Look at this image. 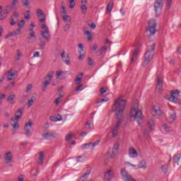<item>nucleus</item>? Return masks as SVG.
Instances as JSON below:
<instances>
[{
    "mask_svg": "<svg viewBox=\"0 0 181 181\" xmlns=\"http://www.w3.org/2000/svg\"><path fill=\"white\" fill-rule=\"evenodd\" d=\"M62 98H63V95H60V97L55 99L54 103L56 104V105H59V104L60 103V100H62Z\"/></svg>",
    "mask_w": 181,
    "mask_h": 181,
    "instance_id": "obj_46",
    "label": "nucleus"
},
{
    "mask_svg": "<svg viewBox=\"0 0 181 181\" xmlns=\"http://www.w3.org/2000/svg\"><path fill=\"white\" fill-rule=\"evenodd\" d=\"M53 74H54V71H49L47 76L45 78V81L52 82V78H53Z\"/></svg>",
    "mask_w": 181,
    "mask_h": 181,
    "instance_id": "obj_26",
    "label": "nucleus"
},
{
    "mask_svg": "<svg viewBox=\"0 0 181 181\" xmlns=\"http://www.w3.org/2000/svg\"><path fill=\"white\" fill-rule=\"evenodd\" d=\"M16 53H17V58L16 60L17 62H19V60H21V57H22V52H21L20 49H17Z\"/></svg>",
    "mask_w": 181,
    "mask_h": 181,
    "instance_id": "obj_38",
    "label": "nucleus"
},
{
    "mask_svg": "<svg viewBox=\"0 0 181 181\" xmlns=\"http://www.w3.org/2000/svg\"><path fill=\"white\" fill-rule=\"evenodd\" d=\"M78 47H79V49H80V50L78 51V53H79L80 54H81L82 52L84 51V45H83V44H79V45H78Z\"/></svg>",
    "mask_w": 181,
    "mask_h": 181,
    "instance_id": "obj_49",
    "label": "nucleus"
},
{
    "mask_svg": "<svg viewBox=\"0 0 181 181\" xmlns=\"http://www.w3.org/2000/svg\"><path fill=\"white\" fill-rule=\"evenodd\" d=\"M40 52H35L33 53V57H40Z\"/></svg>",
    "mask_w": 181,
    "mask_h": 181,
    "instance_id": "obj_63",
    "label": "nucleus"
},
{
    "mask_svg": "<svg viewBox=\"0 0 181 181\" xmlns=\"http://www.w3.org/2000/svg\"><path fill=\"white\" fill-rule=\"evenodd\" d=\"M163 7V0H156L154 3V9H155L156 17L160 16V13H162Z\"/></svg>",
    "mask_w": 181,
    "mask_h": 181,
    "instance_id": "obj_6",
    "label": "nucleus"
},
{
    "mask_svg": "<svg viewBox=\"0 0 181 181\" xmlns=\"http://www.w3.org/2000/svg\"><path fill=\"white\" fill-rule=\"evenodd\" d=\"M49 120L52 122H57L59 121L57 117H54V116L50 117Z\"/></svg>",
    "mask_w": 181,
    "mask_h": 181,
    "instance_id": "obj_52",
    "label": "nucleus"
},
{
    "mask_svg": "<svg viewBox=\"0 0 181 181\" xmlns=\"http://www.w3.org/2000/svg\"><path fill=\"white\" fill-rule=\"evenodd\" d=\"M41 29L43 30L40 31V35L41 37L39 38L38 46L40 47V50H45L47 42H50L52 37L50 35L49 28H47L45 24H42Z\"/></svg>",
    "mask_w": 181,
    "mask_h": 181,
    "instance_id": "obj_2",
    "label": "nucleus"
},
{
    "mask_svg": "<svg viewBox=\"0 0 181 181\" xmlns=\"http://www.w3.org/2000/svg\"><path fill=\"white\" fill-rule=\"evenodd\" d=\"M24 18L27 21H29V19H30V11H27L26 13H24Z\"/></svg>",
    "mask_w": 181,
    "mask_h": 181,
    "instance_id": "obj_41",
    "label": "nucleus"
},
{
    "mask_svg": "<svg viewBox=\"0 0 181 181\" xmlns=\"http://www.w3.org/2000/svg\"><path fill=\"white\" fill-rule=\"evenodd\" d=\"M163 128L165 132H169L170 131V127H169L168 124H164Z\"/></svg>",
    "mask_w": 181,
    "mask_h": 181,
    "instance_id": "obj_51",
    "label": "nucleus"
},
{
    "mask_svg": "<svg viewBox=\"0 0 181 181\" xmlns=\"http://www.w3.org/2000/svg\"><path fill=\"white\" fill-rule=\"evenodd\" d=\"M100 95H103V94H105V93H107V90L104 87H102L100 89Z\"/></svg>",
    "mask_w": 181,
    "mask_h": 181,
    "instance_id": "obj_58",
    "label": "nucleus"
},
{
    "mask_svg": "<svg viewBox=\"0 0 181 181\" xmlns=\"http://www.w3.org/2000/svg\"><path fill=\"white\" fill-rule=\"evenodd\" d=\"M40 156L38 158V165H43L45 161V152L40 151L39 153Z\"/></svg>",
    "mask_w": 181,
    "mask_h": 181,
    "instance_id": "obj_19",
    "label": "nucleus"
},
{
    "mask_svg": "<svg viewBox=\"0 0 181 181\" xmlns=\"http://www.w3.org/2000/svg\"><path fill=\"white\" fill-rule=\"evenodd\" d=\"M161 170L163 173H168V167H166L165 165H162Z\"/></svg>",
    "mask_w": 181,
    "mask_h": 181,
    "instance_id": "obj_54",
    "label": "nucleus"
},
{
    "mask_svg": "<svg viewBox=\"0 0 181 181\" xmlns=\"http://www.w3.org/2000/svg\"><path fill=\"white\" fill-rule=\"evenodd\" d=\"M84 35H86L87 36V39H88V42H90V40H93V35H91V32H90L88 30H85Z\"/></svg>",
    "mask_w": 181,
    "mask_h": 181,
    "instance_id": "obj_29",
    "label": "nucleus"
},
{
    "mask_svg": "<svg viewBox=\"0 0 181 181\" xmlns=\"http://www.w3.org/2000/svg\"><path fill=\"white\" fill-rule=\"evenodd\" d=\"M37 15L38 18H40V22L41 23H43V22H45V21H46V16L45 15V13L43 12H42V10L38 9L37 10Z\"/></svg>",
    "mask_w": 181,
    "mask_h": 181,
    "instance_id": "obj_17",
    "label": "nucleus"
},
{
    "mask_svg": "<svg viewBox=\"0 0 181 181\" xmlns=\"http://www.w3.org/2000/svg\"><path fill=\"white\" fill-rule=\"evenodd\" d=\"M87 3L88 1L87 0H81V12L83 15H86V13H87Z\"/></svg>",
    "mask_w": 181,
    "mask_h": 181,
    "instance_id": "obj_16",
    "label": "nucleus"
},
{
    "mask_svg": "<svg viewBox=\"0 0 181 181\" xmlns=\"http://www.w3.org/2000/svg\"><path fill=\"white\" fill-rule=\"evenodd\" d=\"M112 177H114V170L110 169L107 170L106 172L104 173V179L105 180H112Z\"/></svg>",
    "mask_w": 181,
    "mask_h": 181,
    "instance_id": "obj_14",
    "label": "nucleus"
},
{
    "mask_svg": "<svg viewBox=\"0 0 181 181\" xmlns=\"http://www.w3.org/2000/svg\"><path fill=\"white\" fill-rule=\"evenodd\" d=\"M32 87H33V85L28 84L27 86V89L25 90V93H29V91H30V90H32Z\"/></svg>",
    "mask_w": 181,
    "mask_h": 181,
    "instance_id": "obj_56",
    "label": "nucleus"
},
{
    "mask_svg": "<svg viewBox=\"0 0 181 181\" xmlns=\"http://www.w3.org/2000/svg\"><path fill=\"white\" fill-rule=\"evenodd\" d=\"M147 125H148V128H150L151 131H153L152 127H153V125H155V122L152 119L148 120Z\"/></svg>",
    "mask_w": 181,
    "mask_h": 181,
    "instance_id": "obj_34",
    "label": "nucleus"
},
{
    "mask_svg": "<svg viewBox=\"0 0 181 181\" xmlns=\"http://www.w3.org/2000/svg\"><path fill=\"white\" fill-rule=\"evenodd\" d=\"M30 129H32V120H28V122L25 123L24 126L25 135L27 136H32V133H30Z\"/></svg>",
    "mask_w": 181,
    "mask_h": 181,
    "instance_id": "obj_10",
    "label": "nucleus"
},
{
    "mask_svg": "<svg viewBox=\"0 0 181 181\" xmlns=\"http://www.w3.org/2000/svg\"><path fill=\"white\" fill-rule=\"evenodd\" d=\"M15 97H16L15 94L10 95L7 98L8 103H9V104H13V100H15Z\"/></svg>",
    "mask_w": 181,
    "mask_h": 181,
    "instance_id": "obj_31",
    "label": "nucleus"
},
{
    "mask_svg": "<svg viewBox=\"0 0 181 181\" xmlns=\"http://www.w3.org/2000/svg\"><path fill=\"white\" fill-rule=\"evenodd\" d=\"M179 93H180L179 90H174L170 94V97L168 99L169 101L175 103V104H180L181 101L177 98V96H176Z\"/></svg>",
    "mask_w": 181,
    "mask_h": 181,
    "instance_id": "obj_7",
    "label": "nucleus"
},
{
    "mask_svg": "<svg viewBox=\"0 0 181 181\" xmlns=\"http://www.w3.org/2000/svg\"><path fill=\"white\" fill-rule=\"evenodd\" d=\"M88 66H94V62H93V59H91L90 57H89L88 59Z\"/></svg>",
    "mask_w": 181,
    "mask_h": 181,
    "instance_id": "obj_55",
    "label": "nucleus"
},
{
    "mask_svg": "<svg viewBox=\"0 0 181 181\" xmlns=\"http://www.w3.org/2000/svg\"><path fill=\"white\" fill-rule=\"evenodd\" d=\"M76 162H84V160L83 159V156H78L76 158Z\"/></svg>",
    "mask_w": 181,
    "mask_h": 181,
    "instance_id": "obj_60",
    "label": "nucleus"
},
{
    "mask_svg": "<svg viewBox=\"0 0 181 181\" xmlns=\"http://www.w3.org/2000/svg\"><path fill=\"white\" fill-rule=\"evenodd\" d=\"M156 90V91H162V90H163V81L162 80V75H158L157 76Z\"/></svg>",
    "mask_w": 181,
    "mask_h": 181,
    "instance_id": "obj_12",
    "label": "nucleus"
},
{
    "mask_svg": "<svg viewBox=\"0 0 181 181\" xmlns=\"http://www.w3.org/2000/svg\"><path fill=\"white\" fill-rule=\"evenodd\" d=\"M22 2L23 6H25V8H29L30 2L29 0H21Z\"/></svg>",
    "mask_w": 181,
    "mask_h": 181,
    "instance_id": "obj_36",
    "label": "nucleus"
},
{
    "mask_svg": "<svg viewBox=\"0 0 181 181\" xmlns=\"http://www.w3.org/2000/svg\"><path fill=\"white\" fill-rule=\"evenodd\" d=\"M18 0H13L11 5L10 6L11 9H15L16 8V4H18Z\"/></svg>",
    "mask_w": 181,
    "mask_h": 181,
    "instance_id": "obj_43",
    "label": "nucleus"
},
{
    "mask_svg": "<svg viewBox=\"0 0 181 181\" xmlns=\"http://www.w3.org/2000/svg\"><path fill=\"white\" fill-rule=\"evenodd\" d=\"M18 181H25V178H23V175H21L18 177Z\"/></svg>",
    "mask_w": 181,
    "mask_h": 181,
    "instance_id": "obj_64",
    "label": "nucleus"
},
{
    "mask_svg": "<svg viewBox=\"0 0 181 181\" xmlns=\"http://www.w3.org/2000/svg\"><path fill=\"white\" fill-rule=\"evenodd\" d=\"M66 141H70V139H73V134H66L65 136Z\"/></svg>",
    "mask_w": 181,
    "mask_h": 181,
    "instance_id": "obj_47",
    "label": "nucleus"
},
{
    "mask_svg": "<svg viewBox=\"0 0 181 181\" xmlns=\"http://www.w3.org/2000/svg\"><path fill=\"white\" fill-rule=\"evenodd\" d=\"M36 37V35H35L34 31H31L28 36H27V40H32V39H35Z\"/></svg>",
    "mask_w": 181,
    "mask_h": 181,
    "instance_id": "obj_33",
    "label": "nucleus"
},
{
    "mask_svg": "<svg viewBox=\"0 0 181 181\" xmlns=\"http://www.w3.org/2000/svg\"><path fill=\"white\" fill-rule=\"evenodd\" d=\"M107 46L102 47L101 49L97 51L96 54H98V56H101V54H103L104 52L107 50Z\"/></svg>",
    "mask_w": 181,
    "mask_h": 181,
    "instance_id": "obj_30",
    "label": "nucleus"
},
{
    "mask_svg": "<svg viewBox=\"0 0 181 181\" xmlns=\"http://www.w3.org/2000/svg\"><path fill=\"white\" fill-rule=\"evenodd\" d=\"M35 101H36V98L35 96H31L30 99L28 100V103H27L28 107H32Z\"/></svg>",
    "mask_w": 181,
    "mask_h": 181,
    "instance_id": "obj_28",
    "label": "nucleus"
},
{
    "mask_svg": "<svg viewBox=\"0 0 181 181\" xmlns=\"http://www.w3.org/2000/svg\"><path fill=\"white\" fill-rule=\"evenodd\" d=\"M180 158H181L180 154L175 155L174 159H173V161L175 162V163H177V165H179V162H180Z\"/></svg>",
    "mask_w": 181,
    "mask_h": 181,
    "instance_id": "obj_32",
    "label": "nucleus"
},
{
    "mask_svg": "<svg viewBox=\"0 0 181 181\" xmlns=\"http://www.w3.org/2000/svg\"><path fill=\"white\" fill-rule=\"evenodd\" d=\"M81 80H83V78L77 76L75 80L76 84H80V81H81Z\"/></svg>",
    "mask_w": 181,
    "mask_h": 181,
    "instance_id": "obj_57",
    "label": "nucleus"
},
{
    "mask_svg": "<svg viewBox=\"0 0 181 181\" xmlns=\"http://www.w3.org/2000/svg\"><path fill=\"white\" fill-rule=\"evenodd\" d=\"M108 101V98H99L97 100V104H100L101 103H107Z\"/></svg>",
    "mask_w": 181,
    "mask_h": 181,
    "instance_id": "obj_39",
    "label": "nucleus"
},
{
    "mask_svg": "<svg viewBox=\"0 0 181 181\" xmlns=\"http://www.w3.org/2000/svg\"><path fill=\"white\" fill-rule=\"evenodd\" d=\"M130 118L136 121L139 125L142 124V111L136 110V108L132 107L130 112Z\"/></svg>",
    "mask_w": 181,
    "mask_h": 181,
    "instance_id": "obj_4",
    "label": "nucleus"
},
{
    "mask_svg": "<svg viewBox=\"0 0 181 181\" xmlns=\"http://www.w3.org/2000/svg\"><path fill=\"white\" fill-rule=\"evenodd\" d=\"M173 0H167V8L170 9Z\"/></svg>",
    "mask_w": 181,
    "mask_h": 181,
    "instance_id": "obj_48",
    "label": "nucleus"
},
{
    "mask_svg": "<svg viewBox=\"0 0 181 181\" xmlns=\"http://www.w3.org/2000/svg\"><path fill=\"white\" fill-rule=\"evenodd\" d=\"M155 47H156V44L153 43L151 45L150 49L144 54V62L142 64L143 67H145V66L150 63L152 59H153V56H155Z\"/></svg>",
    "mask_w": 181,
    "mask_h": 181,
    "instance_id": "obj_3",
    "label": "nucleus"
},
{
    "mask_svg": "<svg viewBox=\"0 0 181 181\" xmlns=\"http://www.w3.org/2000/svg\"><path fill=\"white\" fill-rule=\"evenodd\" d=\"M113 6H114V3L110 2L107 4V8H106L107 12H111V11H112Z\"/></svg>",
    "mask_w": 181,
    "mask_h": 181,
    "instance_id": "obj_35",
    "label": "nucleus"
},
{
    "mask_svg": "<svg viewBox=\"0 0 181 181\" xmlns=\"http://www.w3.org/2000/svg\"><path fill=\"white\" fill-rule=\"evenodd\" d=\"M62 74H64V72L63 71H56V77L57 79H61L60 78V76H62Z\"/></svg>",
    "mask_w": 181,
    "mask_h": 181,
    "instance_id": "obj_42",
    "label": "nucleus"
},
{
    "mask_svg": "<svg viewBox=\"0 0 181 181\" xmlns=\"http://www.w3.org/2000/svg\"><path fill=\"white\" fill-rule=\"evenodd\" d=\"M127 105V100H122L121 98H118L112 106V110L113 112H116V123L112 129V134L115 138L118 135L119 131V127L122 122V117H124V110Z\"/></svg>",
    "mask_w": 181,
    "mask_h": 181,
    "instance_id": "obj_1",
    "label": "nucleus"
},
{
    "mask_svg": "<svg viewBox=\"0 0 181 181\" xmlns=\"http://www.w3.org/2000/svg\"><path fill=\"white\" fill-rule=\"evenodd\" d=\"M157 26L158 24L156 23V21H155V19L152 18L148 21V28H147V32H149L150 36H153V35L156 33Z\"/></svg>",
    "mask_w": 181,
    "mask_h": 181,
    "instance_id": "obj_5",
    "label": "nucleus"
},
{
    "mask_svg": "<svg viewBox=\"0 0 181 181\" xmlns=\"http://www.w3.org/2000/svg\"><path fill=\"white\" fill-rule=\"evenodd\" d=\"M19 21V13L18 12H14L13 16L11 18L10 25L11 26H15L16 25V23Z\"/></svg>",
    "mask_w": 181,
    "mask_h": 181,
    "instance_id": "obj_15",
    "label": "nucleus"
},
{
    "mask_svg": "<svg viewBox=\"0 0 181 181\" xmlns=\"http://www.w3.org/2000/svg\"><path fill=\"white\" fill-rule=\"evenodd\" d=\"M42 136L47 141H49L50 138H52L53 139H59V133H57V132L45 133L42 134Z\"/></svg>",
    "mask_w": 181,
    "mask_h": 181,
    "instance_id": "obj_9",
    "label": "nucleus"
},
{
    "mask_svg": "<svg viewBox=\"0 0 181 181\" xmlns=\"http://www.w3.org/2000/svg\"><path fill=\"white\" fill-rule=\"evenodd\" d=\"M83 89H84V88H83V84H81V85H79L78 86H77V87L76 88L75 91H77V92H78V91H83Z\"/></svg>",
    "mask_w": 181,
    "mask_h": 181,
    "instance_id": "obj_50",
    "label": "nucleus"
},
{
    "mask_svg": "<svg viewBox=\"0 0 181 181\" xmlns=\"http://www.w3.org/2000/svg\"><path fill=\"white\" fill-rule=\"evenodd\" d=\"M120 175L124 181L134 180V177L129 175V173L125 170V168H122L120 170Z\"/></svg>",
    "mask_w": 181,
    "mask_h": 181,
    "instance_id": "obj_8",
    "label": "nucleus"
},
{
    "mask_svg": "<svg viewBox=\"0 0 181 181\" xmlns=\"http://www.w3.org/2000/svg\"><path fill=\"white\" fill-rule=\"evenodd\" d=\"M61 57L62 58V59H69V54H66V51H64V52H62V54H61Z\"/></svg>",
    "mask_w": 181,
    "mask_h": 181,
    "instance_id": "obj_45",
    "label": "nucleus"
},
{
    "mask_svg": "<svg viewBox=\"0 0 181 181\" xmlns=\"http://www.w3.org/2000/svg\"><path fill=\"white\" fill-rule=\"evenodd\" d=\"M76 6V2H74V0H69V8L70 9H73Z\"/></svg>",
    "mask_w": 181,
    "mask_h": 181,
    "instance_id": "obj_44",
    "label": "nucleus"
},
{
    "mask_svg": "<svg viewBox=\"0 0 181 181\" xmlns=\"http://www.w3.org/2000/svg\"><path fill=\"white\" fill-rule=\"evenodd\" d=\"M8 15V10L5 9L0 13V21H4Z\"/></svg>",
    "mask_w": 181,
    "mask_h": 181,
    "instance_id": "obj_24",
    "label": "nucleus"
},
{
    "mask_svg": "<svg viewBox=\"0 0 181 181\" xmlns=\"http://www.w3.org/2000/svg\"><path fill=\"white\" fill-rule=\"evenodd\" d=\"M139 169H146V161L144 160H141L139 163Z\"/></svg>",
    "mask_w": 181,
    "mask_h": 181,
    "instance_id": "obj_25",
    "label": "nucleus"
},
{
    "mask_svg": "<svg viewBox=\"0 0 181 181\" xmlns=\"http://www.w3.org/2000/svg\"><path fill=\"white\" fill-rule=\"evenodd\" d=\"M129 156L130 158H137L138 152L136 151V150H135V148H134V147H131L130 148H129Z\"/></svg>",
    "mask_w": 181,
    "mask_h": 181,
    "instance_id": "obj_18",
    "label": "nucleus"
},
{
    "mask_svg": "<svg viewBox=\"0 0 181 181\" xmlns=\"http://www.w3.org/2000/svg\"><path fill=\"white\" fill-rule=\"evenodd\" d=\"M153 111L154 112H156L157 115H162V110H160L159 107L158 108L153 107Z\"/></svg>",
    "mask_w": 181,
    "mask_h": 181,
    "instance_id": "obj_40",
    "label": "nucleus"
},
{
    "mask_svg": "<svg viewBox=\"0 0 181 181\" xmlns=\"http://www.w3.org/2000/svg\"><path fill=\"white\" fill-rule=\"evenodd\" d=\"M4 159L6 161V163L7 165H9V166L11 168L12 166V159H13V156L12 155V152L8 151L4 154Z\"/></svg>",
    "mask_w": 181,
    "mask_h": 181,
    "instance_id": "obj_11",
    "label": "nucleus"
},
{
    "mask_svg": "<svg viewBox=\"0 0 181 181\" xmlns=\"http://www.w3.org/2000/svg\"><path fill=\"white\" fill-rule=\"evenodd\" d=\"M6 74L7 76V80L8 81H12V80L15 78V76L18 74V71L11 69L6 72Z\"/></svg>",
    "mask_w": 181,
    "mask_h": 181,
    "instance_id": "obj_13",
    "label": "nucleus"
},
{
    "mask_svg": "<svg viewBox=\"0 0 181 181\" xmlns=\"http://www.w3.org/2000/svg\"><path fill=\"white\" fill-rule=\"evenodd\" d=\"M64 29L65 32H67V30H69V29H70V24H66L64 27Z\"/></svg>",
    "mask_w": 181,
    "mask_h": 181,
    "instance_id": "obj_61",
    "label": "nucleus"
},
{
    "mask_svg": "<svg viewBox=\"0 0 181 181\" xmlns=\"http://www.w3.org/2000/svg\"><path fill=\"white\" fill-rule=\"evenodd\" d=\"M88 26L91 28V29H95V28H97V25L94 23H93L92 24H88Z\"/></svg>",
    "mask_w": 181,
    "mask_h": 181,
    "instance_id": "obj_62",
    "label": "nucleus"
},
{
    "mask_svg": "<svg viewBox=\"0 0 181 181\" xmlns=\"http://www.w3.org/2000/svg\"><path fill=\"white\" fill-rule=\"evenodd\" d=\"M23 111H22V110L21 109V108H19L18 110H17V112H16V114H20V115H16V121H19V119H21V118H22V114H23Z\"/></svg>",
    "mask_w": 181,
    "mask_h": 181,
    "instance_id": "obj_27",
    "label": "nucleus"
},
{
    "mask_svg": "<svg viewBox=\"0 0 181 181\" xmlns=\"http://www.w3.org/2000/svg\"><path fill=\"white\" fill-rule=\"evenodd\" d=\"M137 56H138V49H135L134 52H133V54L132 56V60L130 62L131 64H132L133 63H135Z\"/></svg>",
    "mask_w": 181,
    "mask_h": 181,
    "instance_id": "obj_23",
    "label": "nucleus"
},
{
    "mask_svg": "<svg viewBox=\"0 0 181 181\" xmlns=\"http://www.w3.org/2000/svg\"><path fill=\"white\" fill-rule=\"evenodd\" d=\"M169 119L170 122H173V121L176 120V112L175 110H172L170 112Z\"/></svg>",
    "mask_w": 181,
    "mask_h": 181,
    "instance_id": "obj_20",
    "label": "nucleus"
},
{
    "mask_svg": "<svg viewBox=\"0 0 181 181\" xmlns=\"http://www.w3.org/2000/svg\"><path fill=\"white\" fill-rule=\"evenodd\" d=\"M99 144H100V140H98L93 143H91V145L93 148H95V146H97V145H98Z\"/></svg>",
    "mask_w": 181,
    "mask_h": 181,
    "instance_id": "obj_59",
    "label": "nucleus"
},
{
    "mask_svg": "<svg viewBox=\"0 0 181 181\" xmlns=\"http://www.w3.org/2000/svg\"><path fill=\"white\" fill-rule=\"evenodd\" d=\"M119 147V144H118V143H116L113 146V148H112V156H115V155H117V153H118V148Z\"/></svg>",
    "mask_w": 181,
    "mask_h": 181,
    "instance_id": "obj_21",
    "label": "nucleus"
},
{
    "mask_svg": "<svg viewBox=\"0 0 181 181\" xmlns=\"http://www.w3.org/2000/svg\"><path fill=\"white\" fill-rule=\"evenodd\" d=\"M91 144L92 143H88V144H85L82 146V149H87V148H90V146H91Z\"/></svg>",
    "mask_w": 181,
    "mask_h": 181,
    "instance_id": "obj_53",
    "label": "nucleus"
},
{
    "mask_svg": "<svg viewBox=\"0 0 181 181\" xmlns=\"http://www.w3.org/2000/svg\"><path fill=\"white\" fill-rule=\"evenodd\" d=\"M17 25L18 26V29H21L22 30V28L25 26V21L21 20Z\"/></svg>",
    "mask_w": 181,
    "mask_h": 181,
    "instance_id": "obj_37",
    "label": "nucleus"
},
{
    "mask_svg": "<svg viewBox=\"0 0 181 181\" xmlns=\"http://www.w3.org/2000/svg\"><path fill=\"white\" fill-rule=\"evenodd\" d=\"M22 34V30L20 28H17L16 30L9 33V36H18V35Z\"/></svg>",
    "mask_w": 181,
    "mask_h": 181,
    "instance_id": "obj_22",
    "label": "nucleus"
}]
</instances>
